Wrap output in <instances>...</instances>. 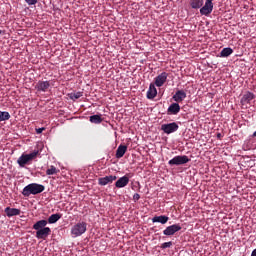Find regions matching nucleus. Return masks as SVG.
Wrapping results in <instances>:
<instances>
[{
  "label": "nucleus",
  "instance_id": "7c9ffc66",
  "mask_svg": "<svg viewBox=\"0 0 256 256\" xmlns=\"http://www.w3.org/2000/svg\"><path fill=\"white\" fill-rule=\"evenodd\" d=\"M43 131H45V128H37L36 129V133H37V135H41V133H43Z\"/></svg>",
  "mask_w": 256,
  "mask_h": 256
},
{
  "label": "nucleus",
  "instance_id": "2eb2a0df",
  "mask_svg": "<svg viewBox=\"0 0 256 256\" xmlns=\"http://www.w3.org/2000/svg\"><path fill=\"white\" fill-rule=\"evenodd\" d=\"M179 111H181L179 103H172L167 109L168 115H177Z\"/></svg>",
  "mask_w": 256,
  "mask_h": 256
},
{
  "label": "nucleus",
  "instance_id": "bb28decb",
  "mask_svg": "<svg viewBox=\"0 0 256 256\" xmlns=\"http://www.w3.org/2000/svg\"><path fill=\"white\" fill-rule=\"evenodd\" d=\"M46 175H57V168L55 166H51L46 170Z\"/></svg>",
  "mask_w": 256,
  "mask_h": 256
},
{
  "label": "nucleus",
  "instance_id": "9d476101",
  "mask_svg": "<svg viewBox=\"0 0 256 256\" xmlns=\"http://www.w3.org/2000/svg\"><path fill=\"white\" fill-rule=\"evenodd\" d=\"M253 99H255V94H253V92L248 91L242 96L240 103L241 105H249L251 101H253Z\"/></svg>",
  "mask_w": 256,
  "mask_h": 256
},
{
  "label": "nucleus",
  "instance_id": "ddd939ff",
  "mask_svg": "<svg viewBox=\"0 0 256 256\" xmlns=\"http://www.w3.org/2000/svg\"><path fill=\"white\" fill-rule=\"evenodd\" d=\"M116 180H117V176H113V175L105 176L98 179V185H102V186L109 185V183H113V181H116Z\"/></svg>",
  "mask_w": 256,
  "mask_h": 256
},
{
  "label": "nucleus",
  "instance_id": "2f4dec72",
  "mask_svg": "<svg viewBox=\"0 0 256 256\" xmlns=\"http://www.w3.org/2000/svg\"><path fill=\"white\" fill-rule=\"evenodd\" d=\"M251 256H256V248L252 251Z\"/></svg>",
  "mask_w": 256,
  "mask_h": 256
},
{
  "label": "nucleus",
  "instance_id": "f03ea898",
  "mask_svg": "<svg viewBox=\"0 0 256 256\" xmlns=\"http://www.w3.org/2000/svg\"><path fill=\"white\" fill-rule=\"evenodd\" d=\"M37 155H39V151H33L29 154H25V153L22 154L17 160L19 167H25V165H31V162L33 161V159L37 157Z\"/></svg>",
  "mask_w": 256,
  "mask_h": 256
},
{
  "label": "nucleus",
  "instance_id": "4be33fe9",
  "mask_svg": "<svg viewBox=\"0 0 256 256\" xmlns=\"http://www.w3.org/2000/svg\"><path fill=\"white\" fill-rule=\"evenodd\" d=\"M230 55H233V49L231 47H227L222 49L219 57H229Z\"/></svg>",
  "mask_w": 256,
  "mask_h": 256
},
{
  "label": "nucleus",
  "instance_id": "7ed1b4c3",
  "mask_svg": "<svg viewBox=\"0 0 256 256\" xmlns=\"http://www.w3.org/2000/svg\"><path fill=\"white\" fill-rule=\"evenodd\" d=\"M87 231V223L86 222H78L71 229L72 237H81Z\"/></svg>",
  "mask_w": 256,
  "mask_h": 256
},
{
  "label": "nucleus",
  "instance_id": "5701e85b",
  "mask_svg": "<svg viewBox=\"0 0 256 256\" xmlns=\"http://www.w3.org/2000/svg\"><path fill=\"white\" fill-rule=\"evenodd\" d=\"M90 123H94L95 125H99V123H103V118L99 115L90 116Z\"/></svg>",
  "mask_w": 256,
  "mask_h": 256
},
{
  "label": "nucleus",
  "instance_id": "423d86ee",
  "mask_svg": "<svg viewBox=\"0 0 256 256\" xmlns=\"http://www.w3.org/2000/svg\"><path fill=\"white\" fill-rule=\"evenodd\" d=\"M213 13V0H206L205 4L200 7V15L204 17H209Z\"/></svg>",
  "mask_w": 256,
  "mask_h": 256
},
{
  "label": "nucleus",
  "instance_id": "a211bd4d",
  "mask_svg": "<svg viewBox=\"0 0 256 256\" xmlns=\"http://www.w3.org/2000/svg\"><path fill=\"white\" fill-rule=\"evenodd\" d=\"M167 221H169V218L165 215L154 216L152 218V223H161V225H165Z\"/></svg>",
  "mask_w": 256,
  "mask_h": 256
},
{
  "label": "nucleus",
  "instance_id": "aec40b11",
  "mask_svg": "<svg viewBox=\"0 0 256 256\" xmlns=\"http://www.w3.org/2000/svg\"><path fill=\"white\" fill-rule=\"evenodd\" d=\"M127 153V146L119 145L116 150V159H121Z\"/></svg>",
  "mask_w": 256,
  "mask_h": 256
},
{
  "label": "nucleus",
  "instance_id": "72a5a7b5",
  "mask_svg": "<svg viewBox=\"0 0 256 256\" xmlns=\"http://www.w3.org/2000/svg\"><path fill=\"white\" fill-rule=\"evenodd\" d=\"M218 137H221V134H218Z\"/></svg>",
  "mask_w": 256,
  "mask_h": 256
},
{
  "label": "nucleus",
  "instance_id": "cd10ccee",
  "mask_svg": "<svg viewBox=\"0 0 256 256\" xmlns=\"http://www.w3.org/2000/svg\"><path fill=\"white\" fill-rule=\"evenodd\" d=\"M173 245V242H164L161 245V249H169Z\"/></svg>",
  "mask_w": 256,
  "mask_h": 256
},
{
  "label": "nucleus",
  "instance_id": "412c9836",
  "mask_svg": "<svg viewBox=\"0 0 256 256\" xmlns=\"http://www.w3.org/2000/svg\"><path fill=\"white\" fill-rule=\"evenodd\" d=\"M47 227V220H40L37 221L34 225H33V229L35 231H39L40 229H45Z\"/></svg>",
  "mask_w": 256,
  "mask_h": 256
},
{
  "label": "nucleus",
  "instance_id": "dca6fc26",
  "mask_svg": "<svg viewBox=\"0 0 256 256\" xmlns=\"http://www.w3.org/2000/svg\"><path fill=\"white\" fill-rule=\"evenodd\" d=\"M4 212L7 217H17V215H21V210L17 208L6 207Z\"/></svg>",
  "mask_w": 256,
  "mask_h": 256
},
{
  "label": "nucleus",
  "instance_id": "0eeeda50",
  "mask_svg": "<svg viewBox=\"0 0 256 256\" xmlns=\"http://www.w3.org/2000/svg\"><path fill=\"white\" fill-rule=\"evenodd\" d=\"M178 231H181V225L173 224L171 226L166 227V229L163 231V235L171 237L172 235H175V233H178Z\"/></svg>",
  "mask_w": 256,
  "mask_h": 256
},
{
  "label": "nucleus",
  "instance_id": "4468645a",
  "mask_svg": "<svg viewBox=\"0 0 256 256\" xmlns=\"http://www.w3.org/2000/svg\"><path fill=\"white\" fill-rule=\"evenodd\" d=\"M127 185H129V178L127 176H122L115 182L117 189H123V187H127Z\"/></svg>",
  "mask_w": 256,
  "mask_h": 256
},
{
  "label": "nucleus",
  "instance_id": "a878e982",
  "mask_svg": "<svg viewBox=\"0 0 256 256\" xmlns=\"http://www.w3.org/2000/svg\"><path fill=\"white\" fill-rule=\"evenodd\" d=\"M83 97V92H74L70 94V99L72 101H77V99H81Z\"/></svg>",
  "mask_w": 256,
  "mask_h": 256
},
{
  "label": "nucleus",
  "instance_id": "f257e3e1",
  "mask_svg": "<svg viewBox=\"0 0 256 256\" xmlns=\"http://www.w3.org/2000/svg\"><path fill=\"white\" fill-rule=\"evenodd\" d=\"M45 191V186L42 184L31 183L25 186L22 190L24 197H30L31 195H39Z\"/></svg>",
  "mask_w": 256,
  "mask_h": 256
},
{
  "label": "nucleus",
  "instance_id": "6e6552de",
  "mask_svg": "<svg viewBox=\"0 0 256 256\" xmlns=\"http://www.w3.org/2000/svg\"><path fill=\"white\" fill-rule=\"evenodd\" d=\"M167 77H169V74L167 72H162L155 78L154 85H156V87H163L167 82Z\"/></svg>",
  "mask_w": 256,
  "mask_h": 256
},
{
  "label": "nucleus",
  "instance_id": "b1692460",
  "mask_svg": "<svg viewBox=\"0 0 256 256\" xmlns=\"http://www.w3.org/2000/svg\"><path fill=\"white\" fill-rule=\"evenodd\" d=\"M59 219H61V214H59V213L52 214L48 218V223H50V224L57 223V221H59Z\"/></svg>",
  "mask_w": 256,
  "mask_h": 256
},
{
  "label": "nucleus",
  "instance_id": "9b49d317",
  "mask_svg": "<svg viewBox=\"0 0 256 256\" xmlns=\"http://www.w3.org/2000/svg\"><path fill=\"white\" fill-rule=\"evenodd\" d=\"M50 87L51 83L49 81H38L35 89H37V91H42V93H45Z\"/></svg>",
  "mask_w": 256,
  "mask_h": 256
},
{
  "label": "nucleus",
  "instance_id": "39448f33",
  "mask_svg": "<svg viewBox=\"0 0 256 256\" xmlns=\"http://www.w3.org/2000/svg\"><path fill=\"white\" fill-rule=\"evenodd\" d=\"M178 130H179V124H177V122L161 125V131H163V133H166V135H171V133H175Z\"/></svg>",
  "mask_w": 256,
  "mask_h": 256
},
{
  "label": "nucleus",
  "instance_id": "f8f14e48",
  "mask_svg": "<svg viewBox=\"0 0 256 256\" xmlns=\"http://www.w3.org/2000/svg\"><path fill=\"white\" fill-rule=\"evenodd\" d=\"M173 101L176 103H181V101H185L187 99V93L183 90H178L172 97Z\"/></svg>",
  "mask_w": 256,
  "mask_h": 256
},
{
  "label": "nucleus",
  "instance_id": "1a4fd4ad",
  "mask_svg": "<svg viewBox=\"0 0 256 256\" xmlns=\"http://www.w3.org/2000/svg\"><path fill=\"white\" fill-rule=\"evenodd\" d=\"M51 235V228L46 227L36 231V239H47Z\"/></svg>",
  "mask_w": 256,
  "mask_h": 256
},
{
  "label": "nucleus",
  "instance_id": "c756f323",
  "mask_svg": "<svg viewBox=\"0 0 256 256\" xmlns=\"http://www.w3.org/2000/svg\"><path fill=\"white\" fill-rule=\"evenodd\" d=\"M28 5H37V0H25Z\"/></svg>",
  "mask_w": 256,
  "mask_h": 256
},
{
  "label": "nucleus",
  "instance_id": "393cba45",
  "mask_svg": "<svg viewBox=\"0 0 256 256\" xmlns=\"http://www.w3.org/2000/svg\"><path fill=\"white\" fill-rule=\"evenodd\" d=\"M11 119V114L7 111H0V123L1 121H9Z\"/></svg>",
  "mask_w": 256,
  "mask_h": 256
},
{
  "label": "nucleus",
  "instance_id": "f3484780",
  "mask_svg": "<svg viewBox=\"0 0 256 256\" xmlns=\"http://www.w3.org/2000/svg\"><path fill=\"white\" fill-rule=\"evenodd\" d=\"M157 97V88L155 84H150L149 89L147 91V99H155Z\"/></svg>",
  "mask_w": 256,
  "mask_h": 256
},
{
  "label": "nucleus",
  "instance_id": "473e14b6",
  "mask_svg": "<svg viewBox=\"0 0 256 256\" xmlns=\"http://www.w3.org/2000/svg\"><path fill=\"white\" fill-rule=\"evenodd\" d=\"M1 33H3V31L0 30V35H1Z\"/></svg>",
  "mask_w": 256,
  "mask_h": 256
},
{
  "label": "nucleus",
  "instance_id": "c85d7f7f",
  "mask_svg": "<svg viewBox=\"0 0 256 256\" xmlns=\"http://www.w3.org/2000/svg\"><path fill=\"white\" fill-rule=\"evenodd\" d=\"M141 199V195H139V193H135L134 195H133V201L135 202V203H137V201H139Z\"/></svg>",
  "mask_w": 256,
  "mask_h": 256
},
{
  "label": "nucleus",
  "instance_id": "20e7f679",
  "mask_svg": "<svg viewBox=\"0 0 256 256\" xmlns=\"http://www.w3.org/2000/svg\"><path fill=\"white\" fill-rule=\"evenodd\" d=\"M189 161H191V159H189L187 155L175 156L174 158L168 161V165H170V167H173V165H185L189 163Z\"/></svg>",
  "mask_w": 256,
  "mask_h": 256
},
{
  "label": "nucleus",
  "instance_id": "6ab92c4d",
  "mask_svg": "<svg viewBox=\"0 0 256 256\" xmlns=\"http://www.w3.org/2000/svg\"><path fill=\"white\" fill-rule=\"evenodd\" d=\"M205 4V0H190L191 9H201Z\"/></svg>",
  "mask_w": 256,
  "mask_h": 256
}]
</instances>
